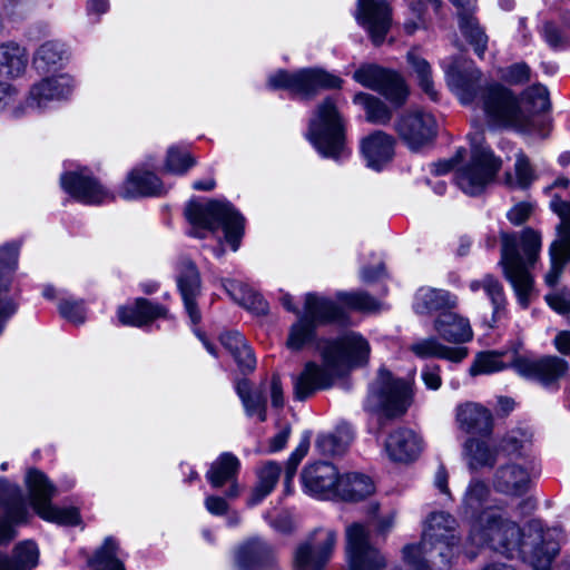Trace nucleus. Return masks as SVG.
<instances>
[{
    "label": "nucleus",
    "mask_w": 570,
    "mask_h": 570,
    "mask_svg": "<svg viewBox=\"0 0 570 570\" xmlns=\"http://www.w3.org/2000/svg\"><path fill=\"white\" fill-rule=\"evenodd\" d=\"M480 79L481 71L476 68L466 71L450 68L446 71L448 85L460 101L464 105L476 101L490 124L531 131L534 115L549 108V94L542 85L531 86L517 99L499 83L489 85L478 94Z\"/></svg>",
    "instance_id": "f257e3e1"
},
{
    "label": "nucleus",
    "mask_w": 570,
    "mask_h": 570,
    "mask_svg": "<svg viewBox=\"0 0 570 570\" xmlns=\"http://www.w3.org/2000/svg\"><path fill=\"white\" fill-rule=\"evenodd\" d=\"M531 540L533 546L529 562L534 570H549L559 553L560 532L557 529H543L540 520L528 523V533L523 534L519 525L507 519L495 508L482 510L472 521L468 541L475 547L489 546L507 557L523 553V540Z\"/></svg>",
    "instance_id": "f03ea898"
},
{
    "label": "nucleus",
    "mask_w": 570,
    "mask_h": 570,
    "mask_svg": "<svg viewBox=\"0 0 570 570\" xmlns=\"http://www.w3.org/2000/svg\"><path fill=\"white\" fill-rule=\"evenodd\" d=\"M370 352L368 342L356 332L330 341L322 351L321 365L307 362L302 372L293 376L295 400L305 401L316 391L331 387L335 380L352 367L365 364Z\"/></svg>",
    "instance_id": "7ed1b4c3"
},
{
    "label": "nucleus",
    "mask_w": 570,
    "mask_h": 570,
    "mask_svg": "<svg viewBox=\"0 0 570 570\" xmlns=\"http://www.w3.org/2000/svg\"><path fill=\"white\" fill-rule=\"evenodd\" d=\"M460 552L456 520L446 512L431 513L417 544L403 548V559L413 570H434L446 567Z\"/></svg>",
    "instance_id": "20e7f679"
},
{
    "label": "nucleus",
    "mask_w": 570,
    "mask_h": 570,
    "mask_svg": "<svg viewBox=\"0 0 570 570\" xmlns=\"http://www.w3.org/2000/svg\"><path fill=\"white\" fill-rule=\"evenodd\" d=\"M501 258L505 278L512 285L519 304L525 308L533 289V279L530 268L534 265L541 250V235L525 228L520 235L514 233L501 234Z\"/></svg>",
    "instance_id": "39448f33"
},
{
    "label": "nucleus",
    "mask_w": 570,
    "mask_h": 570,
    "mask_svg": "<svg viewBox=\"0 0 570 570\" xmlns=\"http://www.w3.org/2000/svg\"><path fill=\"white\" fill-rule=\"evenodd\" d=\"M185 213L191 225V236L203 238L206 233L223 228L225 239L232 249H238L244 232V218L230 204L217 200L206 204L190 202Z\"/></svg>",
    "instance_id": "423d86ee"
},
{
    "label": "nucleus",
    "mask_w": 570,
    "mask_h": 570,
    "mask_svg": "<svg viewBox=\"0 0 570 570\" xmlns=\"http://www.w3.org/2000/svg\"><path fill=\"white\" fill-rule=\"evenodd\" d=\"M345 125L334 100L325 98L309 119L306 138L326 158L340 159L347 154Z\"/></svg>",
    "instance_id": "0eeeda50"
},
{
    "label": "nucleus",
    "mask_w": 570,
    "mask_h": 570,
    "mask_svg": "<svg viewBox=\"0 0 570 570\" xmlns=\"http://www.w3.org/2000/svg\"><path fill=\"white\" fill-rule=\"evenodd\" d=\"M345 311L336 302L314 293L305 296L304 313L296 323L291 326L287 346L293 351L303 348L315 337L318 325L328 323H344Z\"/></svg>",
    "instance_id": "6e6552de"
},
{
    "label": "nucleus",
    "mask_w": 570,
    "mask_h": 570,
    "mask_svg": "<svg viewBox=\"0 0 570 570\" xmlns=\"http://www.w3.org/2000/svg\"><path fill=\"white\" fill-rule=\"evenodd\" d=\"M412 401V384L403 379H395L391 372L382 368L370 387L365 409L380 416L393 419L403 415Z\"/></svg>",
    "instance_id": "1a4fd4ad"
},
{
    "label": "nucleus",
    "mask_w": 570,
    "mask_h": 570,
    "mask_svg": "<svg viewBox=\"0 0 570 570\" xmlns=\"http://www.w3.org/2000/svg\"><path fill=\"white\" fill-rule=\"evenodd\" d=\"M471 160L456 171L455 180L459 188L471 196L481 194L494 178L501 167L492 151L483 146V137L479 134L471 136Z\"/></svg>",
    "instance_id": "9d476101"
},
{
    "label": "nucleus",
    "mask_w": 570,
    "mask_h": 570,
    "mask_svg": "<svg viewBox=\"0 0 570 570\" xmlns=\"http://www.w3.org/2000/svg\"><path fill=\"white\" fill-rule=\"evenodd\" d=\"M273 89H286L299 98H311L321 89L341 88L343 80L318 68H304L295 72L278 70L268 78Z\"/></svg>",
    "instance_id": "9b49d317"
},
{
    "label": "nucleus",
    "mask_w": 570,
    "mask_h": 570,
    "mask_svg": "<svg viewBox=\"0 0 570 570\" xmlns=\"http://www.w3.org/2000/svg\"><path fill=\"white\" fill-rule=\"evenodd\" d=\"M26 482L32 507L41 519L61 525H77L80 523L81 518L76 508H58L50 503L56 493V488L42 472L38 470L28 471Z\"/></svg>",
    "instance_id": "f8f14e48"
},
{
    "label": "nucleus",
    "mask_w": 570,
    "mask_h": 570,
    "mask_svg": "<svg viewBox=\"0 0 570 570\" xmlns=\"http://www.w3.org/2000/svg\"><path fill=\"white\" fill-rule=\"evenodd\" d=\"M338 533L328 527H318L311 531L295 550L296 570H324L331 561Z\"/></svg>",
    "instance_id": "ddd939ff"
},
{
    "label": "nucleus",
    "mask_w": 570,
    "mask_h": 570,
    "mask_svg": "<svg viewBox=\"0 0 570 570\" xmlns=\"http://www.w3.org/2000/svg\"><path fill=\"white\" fill-rule=\"evenodd\" d=\"M353 79L363 87L380 92L396 106L403 105L409 96L407 86L397 72L374 63L362 65L353 73Z\"/></svg>",
    "instance_id": "4468645a"
},
{
    "label": "nucleus",
    "mask_w": 570,
    "mask_h": 570,
    "mask_svg": "<svg viewBox=\"0 0 570 570\" xmlns=\"http://www.w3.org/2000/svg\"><path fill=\"white\" fill-rule=\"evenodd\" d=\"M394 129L411 150L419 151L436 137L438 121L429 111L411 109L397 118Z\"/></svg>",
    "instance_id": "2eb2a0df"
},
{
    "label": "nucleus",
    "mask_w": 570,
    "mask_h": 570,
    "mask_svg": "<svg viewBox=\"0 0 570 570\" xmlns=\"http://www.w3.org/2000/svg\"><path fill=\"white\" fill-rule=\"evenodd\" d=\"M552 210L559 215L561 223L558 227V238L550 246L551 266L546 274V283L554 286L567 263L570 262V203L554 197L550 204Z\"/></svg>",
    "instance_id": "dca6fc26"
},
{
    "label": "nucleus",
    "mask_w": 570,
    "mask_h": 570,
    "mask_svg": "<svg viewBox=\"0 0 570 570\" xmlns=\"http://www.w3.org/2000/svg\"><path fill=\"white\" fill-rule=\"evenodd\" d=\"M346 540L350 570H380L385 567V558L371 544L368 530L363 524L350 525Z\"/></svg>",
    "instance_id": "f3484780"
},
{
    "label": "nucleus",
    "mask_w": 570,
    "mask_h": 570,
    "mask_svg": "<svg viewBox=\"0 0 570 570\" xmlns=\"http://www.w3.org/2000/svg\"><path fill=\"white\" fill-rule=\"evenodd\" d=\"M45 75L40 81L33 83L29 90L26 104L28 108L42 110L51 102L69 98L75 88L73 78L68 73Z\"/></svg>",
    "instance_id": "a211bd4d"
},
{
    "label": "nucleus",
    "mask_w": 570,
    "mask_h": 570,
    "mask_svg": "<svg viewBox=\"0 0 570 570\" xmlns=\"http://www.w3.org/2000/svg\"><path fill=\"white\" fill-rule=\"evenodd\" d=\"M355 19L367 31L373 43L381 45L392 23V9L389 0H357Z\"/></svg>",
    "instance_id": "6ab92c4d"
},
{
    "label": "nucleus",
    "mask_w": 570,
    "mask_h": 570,
    "mask_svg": "<svg viewBox=\"0 0 570 570\" xmlns=\"http://www.w3.org/2000/svg\"><path fill=\"white\" fill-rule=\"evenodd\" d=\"M341 476L330 462L321 461L309 464L302 472V482L306 493L317 499L337 498Z\"/></svg>",
    "instance_id": "aec40b11"
},
{
    "label": "nucleus",
    "mask_w": 570,
    "mask_h": 570,
    "mask_svg": "<svg viewBox=\"0 0 570 570\" xmlns=\"http://www.w3.org/2000/svg\"><path fill=\"white\" fill-rule=\"evenodd\" d=\"M0 507L3 517L0 518V544L9 542L14 537L12 524L24 522L28 510L21 490L16 484L0 479Z\"/></svg>",
    "instance_id": "412c9836"
},
{
    "label": "nucleus",
    "mask_w": 570,
    "mask_h": 570,
    "mask_svg": "<svg viewBox=\"0 0 570 570\" xmlns=\"http://www.w3.org/2000/svg\"><path fill=\"white\" fill-rule=\"evenodd\" d=\"M19 244L7 243L0 246V335L6 324L17 312V303L10 295L12 275L18 267Z\"/></svg>",
    "instance_id": "4be33fe9"
},
{
    "label": "nucleus",
    "mask_w": 570,
    "mask_h": 570,
    "mask_svg": "<svg viewBox=\"0 0 570 570\" xmlns=\"http://www.w3.org/2000/svg\"><path fill=\"white\" fill-rule=\"evenodd\" d=\"M60 180L62 188L80 203L98 205L114 199L109 190L85 171L66 173Z\"/></svg>",
    "instance_id": "5701e85b"
},
{
    "label": "nucleus",
    "mask_w": 570,
    "mask_h": 570,
    "mask_svg": "<svg viewBox=\"0 0 570 570\" xmlns=\"http://www.w3.org/2000/svg\"><path fill=\"white\" fill-rule=\"evenodd\" d=\"M533 469L528 464L509 462L500 465L493 476V488L505 495H523L531 487Z\"/></svg>",
    "instance_id": "b1692460"
},
{
    "label": "nucleus",
    "mask_w": 570,
    "mask_h": 570,
    "mask_svg": "<svg viewBox=\"0 0 570 570\" xmlns=\"http://www.w3.org/2000/svg\"><path fill=\"white\" fill-rule=\"evenodd\" d=\"M513 367L518 374L548 385L568 371V362L558 356H544L538 360L518 357Z\"/></svg>",
    "instance_id": "393cba45"
},
{
    "label": "nucleus",
    "mask_w": 570,
    "mask_h": 570,
    "mask_svg": "<svg viewBox=\"0 0 570 570\" xmlns=\"http://www.w3.org/2000/svg\"><path fill=\"white\" fill-rule=\"evenodd\" d=\"M455 423L462 432L484 438L490 435L493 429L490 410L480 403L470 401L456 405Z\"/></svg>",
    "instance_id": "a878e982"
},
{
    "label": "nucleus",
    "mask_w": 570,
    "mask_h": 570,
    "mask_svg": "<svg viewBox=\"0 0 570 570\" xmlns=\"http://www.w3.org/2000/svg\"><path fill=\"white\" fill-rule=\"evenodd\" d=\"M177 284L190 322L196 325L202 320L200 312L196 305V298L200 293V276L191 261L184 258L179 262Z\"/></svg>",
    "instance_id": "bb28decb"
},
{
    "label": "nucleus",
    "mask_w": 570,
    "mask_h": 570,
    "mask_svg": "<svg viewBox=\"0 0 570 570\" xmlns=\"http://www.w3.org/2000/svg\"><path fill=\"white\" fill-rule=\"evenodd\" d=\"M239 468V460L233 453L224 452L212 463L210 469L206 473V478L215 489L229 483L225 495L228 499H235L242 491L236 481Z\"/></svg>",
    "instance_id": "cd10ccee"
},
{
    "label": "nucleus",
    "mask_w": 570,
    "mask_h": 570,
    "mask_svg": "<svg viewBox=\"0 0 570 570\" xmlns=\"http://www.w3.org/2000/svg\"><path fill=\"white\" fill-rule=\"evenodd\" d=\"M384 450L390 460L409 463L420 455L422 440L414 431L400 428L389 434Z\"/></svg>",
    "instance_id": "c85d7f7f"
},
{
    "label": "nucleus",
    "mask_w": 570,
    "mask_h": 570,
    "mask_svg": "<svg viewBox=\"0 0 570 570\" xmlns=\"http://www.w3.org/2000/svg\"><path fill=\"white\" fill-rule=\"evenodd\" d=\"M273 549L259 539L240 546L234 556V570H267L274 566Z\"/></svg>",
    "instance_id": "c756f323"
},
{
    "label": "nucleus",
    "mask_w": 570,
    "mask_h": 570,
    "mask_svg": "<svg viewBox=\"0 0 570 570\" xmlns=\"http://www.w3.org/2000/svg\"><path fill=\"white\" fill-rule=\"evenodd\" d=\"M164 193L160 179L145 167H136L130 170L120 188L124 199L159 196Z\"/></svg>",
    "instance_id": "7c9ffc66"
},
{
    "label": "nucleus",
    "mask_w": 570,
    "mask_h": 570,
    "mask_svg": "<svg viewBox=\"0 0 570 570\" xmlns=\"http://www.w3.org/2000/svg\"><path fill=\"white\" fill-rule=\"evenodd\" d=\"M394 138L381 130L374 131L361 140V153L366 165L381 170L393 157Z\"/></svg>",
    "instance_id": "2f4dec72"
},
{
    "label": "nucleus",
    "mask_w": 570,
    "mask_h": 570,
    "mask_svg": "<svg viewBox=\"0 0 570 570\" xmlns=\"http://www.w3.org/2000/svg\"><path fill=\"white\" fill-rule=\"evenodd\" d=\"M458 297L445 289L421 287L417 289L413 308L417 314L430 315L432 313H443L455 308Z\"/></svg>",
    "instance_id": "473e14b6"
},
{
    "label": "nucleus",
    "mask_w": 570,
    "mask_h": 570,
    "mask_svg": "<svg viewBox=\"0 0 570 570\" xmlns=\"http://www.w3.org/2000/svg\"><path fill=\"white\" fill-rule=\"evenodd\" d=\"M117 315L121 324L141 327L158 317H166L167 309L146 298H137L130 305L120 306Z\"/></svg>",
    "instance_id": "72a5a7b5"
},
{
    "label": "nucleus",
    "mask_w": 570,
    "mask_h": 570,
    "mask_svg": "<svg viewBox=\"0 0 570 570\" xmlns=\"http://www.w3.org/2000/svg\"><path fill=\"white\" fill-rule=\"evenodd\" d=\"M434 330L441 338L455 344L469 342L473 337L469 320L450 311L438 315Z\"/></svg>",
    "instance_id": "f704fd0d"
},
{
    "label": "nucleus",
    "mask_w": 570,
    "mask_h": 570,
    "mask_svg": "<svg viewBox=\"0 0 570 570\" xmlns=\"http://www.w3.org/2000/svg\"><path fill=\"white\" fill-rule=\"evenodd\" d=\"M67 60L66 46L58 40H48L36 50L32 65L38 73L50 75L58 72Z\"/></svg>",
    "instance_id": "c9c22d12"
},
{
    "label": "nucleus",
    "mask_w": 570,
    "mask_h": 570,
    "mask_svg": "<svg viewBox=\"0 0 570 570\" xmlns=\"http://www.w3.org/2000/svg\"><path fill=\"white\" fill-rule=\"evenodd\" d=\"M410 351L420 358L438 357L454 363L462 362L468 356L466 347L445 346L435 337L422 338L410 346Z\"/></svg>",
    "instance_id": "e433bc0d"
},
{
    "label": "nucleus",
    "mask_w": 570,
    "mask_h": 570,
    "mask_svg": "<svg viewBox=\"0 0 570 570\" xmlns=\"http://www.w3.org/2000/svg\"><path fill=\"white\" fill-rule=\"evenodd\" d=\"M497 449L485 440L470 438L463 445L464 460L473 471L492 466L497 461Z\"/></svg>",
    "instance_id": "4c0bfd02"
},
{
    "label": "nucleus",
    "mask_w": 570,
    "mask_h": 570,
    "mask_svg": "<svg viewBox=\"0 0 570 570\" xmlns=\"http://www.w3.org/2000/svg\"><path fill=\"white\" fill-rule=\"evenodd\" d=\"M375 491L371 478L361 473H346L341 476V484L337 498L344 501H360Z\"/></svg>",
    "instance_id": "58836bf2"
},
{
    "label": "nucleus",
    "mask_w": 570,
    "mask_h": 570,
    "mask_svg": "<svg viewBox=\"0 0 570 570\" xmlns=\"http://www.w3.org/2000/svg\"><path fill=\"white\" fill-rule=\"evenodd\" d=\"M28 63L24 48L14 42L0 45V75L7 77L21 76Z\"/></svg>",
    "instance_id": "ea45409f"
},
{
    "label": "nucleus",
    "mask_w": 570,
    "mask_h": 570,
    "mask_svg": "<svg viewBox=\"0 0 570 570\" xmlns=\"http://www.w3.org/2000/svg\"><path fill=\"white\" fill-rule=\"evenodd\" d=\"M223 346L233 355L242 370H254L256 358L244 336L238 332H228L220 336Z\"/></svg>",
    "instance_id": "a19ab883"
},
{
    "label": "nucleus",
    "mask_w": 570,
    "mask_h": 570,
    "mask_svg": "<svg viewBox=\"0 0 570 570\" xmlns=\"http://www.w3.org/2000/svg\"><path fill=\"white\" fill-rule=\"evenodd\" d=\"M39 550L35 542L23 541L16 546L13 560L1 557L0 570H29L38 564Z\"/></svg>",
    "instance_id": "79ce46f5"
},
{
    "label": "nucleus",
    "mask_w": 570,
    "mask_h": 570,
    "mask_svg": "<svg viewBox=\"0 0 570 570\" xmlns=\"http://www.w3.org/2000/svg\"><path fill=\"white\" fill-rule=\"evenodd\" d=\"M281 471V466L273 461L266 462L259 469L258 482L248 498V505L254 507L261 503L273 491L279 479Z\"/></svg>",
    "instance_id": "37998d69"
},
{
    "label": "nucleus",
    "mask_w": 570,
    "mask_h": 570,
    "mask_svg": "<svg viewBox=\"0 0 570 570\" xmlns=\"http://www.w3.org/2000/svg\"><path fill=\"white\" fill-rule=\"evenodd\" d=\"M222 286L239 305L257 313H265L267 311L266 303L246 285L229 278H224L222 279Z\"/></svg>",
    "instance_id": "c03bdc74"
},
{
    "label": "nucleus",
    "mask_w": 570,
    "mask_h": 570,
    "mask_svg": "<svg viewBox=\"0 0 570 570\" xmlns=\"http://www.w3.org/2000/svg\"><path fill=\"white\" fill-rule=\"evenodd\" d=\"M236 392L240 397L248 416L257 415L259 421L266 420V399L262 391H252L248 381L243 380L236 384Z\"/></svg>",
    "instance_id": "a18cd8bd"
},
{
    "label": "nucleus",
    "mask_w": 570,
    "mask_h": 570,
    "mask_svg": "<svg viewBox=\"0 0 570 570\" xmlns=\"http://www.w3.org/2000/svg\"><path fill=\"white\" fill-rule=\"evenodd\" d=\"M353 101L364 108L366 119L372 124L385 125L392 118L390 108L379 98L370 94L358 92L354 96Z\"/></svg>",
    "instance_id": "49530a36"
},
{
    "label": "nucleus",
    "mask_w": 570,
    "mask_h": 570,
    "mask_svg": "<svg viewBox=\"0 0 570 570\" xmlns=\"http://www.w3.org/2000/svg\"><path fill=\"white\" fill-rule=\"evenodd\" d=\"M483 289L493 305L494 316L499 315L505 306V296L502 284L491 275H485L482 279H475L470 283V289L478 292Z\"/></svg>",
    "instance_id": "de8ad7c7"
},
{
    "label": "nucleus",
    "mask_w": 570,
    "mask_h": 570,
    "mask_svg": "<svg viewBox=\"0 0 570 570\" xmlns=\"http://www.w3.org/2000/svg\"><path fill=\"white\" fill-rule=\"evenodd\" d=\"M460 29L465 39L473 46L475 53L483 58L488 48V36L481 29L475 18L471 16L462 17Z\"/></svg>",
    "instance_id": "09e8293b"
},
{
    "label": "nucleus",
    "mask_w": 570,
    "mask_h": 570,
    "mask_svg": "<svg viewBox=\"0 0 570 570\" xmlns=\"http://www.w3.org/2000/svg\"><path fill=\"white\" fill-rule=\"evenodd\" d=\"M407 61L417 76L420 87L432 100H438V91L431 79V67L429 62L421 58L416 51L412 50L407 53Z\"/></svg>",
    "instance_id": "8fccbe9b"
},
{
    "label": "nucleus",
    "mask_w": 570,
    "mask_h": 570,
    "mask_svg": "<svg viewBox=\"0 0 570 570\" xmlns=\"http://www.w3.org/2000/svg\"><path fill=\"white\" fill-rule=\"evenodd\" d=\"M336 297L344 306L361 312L372 313L382 307L380 301L364 292H340Z\"/></svg>",
    "instance_id": "3c124183"
},
{
    "label": "nucleus",
    "mask_w": 570,
    "mask_h": 570,
    "mask_svg": "<svg viewBox=\"0 0 570 570\" xmlns=\"http://www.w3.org/2000/svg\"><path fill=\"white\" fill-rule=\"evenodd\" d=\"M18 89L8 82L0 81V112H8L11 117L19 118L27 111V104L18 100Z\"/></svg>",
    "instance_id": "603ef678"
},
{
    "label": "nucleus",
    "mask_w": 570,
    "mask_h": 570,
    "mask_svg": "<svg viewBox=\"0 0 570 570\" xmlns=\"http://www.w3.org/2000/svg\"><path fill=\"white\" fill-rule=\"evenodd\" d=\"M351 438L344 432L320 434L316 439V448L324 455H338L345 452Z\"/></svg>",
    "instance_id": "864d4df0"
},
{
    "label": "nucleus",
    "mask_w": 570,
    "mask_h": 570,
    "mask_svg": "<svg viewBox=\"0 0 570 570\" xmlns=\"http://www.w3.org/2000/svg\"><path fill=\"white\" fill-rule=\"evenodd\" d=\"M489 495L490 490L484 482L480 480L472 481L463 499L464 513L468 515L478 512L482 509Z\"/></svg>",
    "instance_id": "5fc2aeb1"
},
{
    "label": "nucleus",
    "mask_w": 570,
    "mask_h": 570,
    "mask_svg": "<svg viewBox=\"0 0 570 570\" xmlns=\"http://www.w3.org/2000/svg\"><path fill=\"white\" fill-rule=\"evenodd\" d=\"M504 367V363L501 361L499 354L493 352H483L475 356L469 368V373L472 376L492 374L502 371Z\"/></svg>",
    "instance_id": "6e6d98bb"
},
{
    "label": "nucleus",
    "mask_w": 570,
    "mask_h": 570,
    "mask_svg": "<svg viewBox=\"0 0 570 570\" xmlns=\"http://www.w3.org/2000/svg\"><path fill=\"white\" fill-rule=\"evenodd\" d=\"M195 164L194 159L186 150H181L177 147H171L168 149L167 159H166V170L173 174L183 175L185 174L193 165Z\"/></svg>",
    "instance_id": "4d7b16f0"
},
{
    "label": "nucleus",
    "mask_w": 570,
    "mask_h": 570,
    "mask_svg": "<svg viewBox=\"0 0 570 570\" xmlns=\"http://www.w3.org/2000/svg\"><path fill=\"white\" fill-rule=\"evenodd\" d=\"M514 169L515 177L512 178L508 175V184L513 187L527 188L533 180V170L528 158L522 153L517 155Z\"/></svg>",
    "instance_id": "13d9d810"
},
{
    "label": "nucleus",
    "mask_w": 570,
    "mask_h": 570,
    "mask_svg": "<svg viewBox=\"0 0 570 570\" xmlns=\"http://www.w3.org/2000/svg\"><path fill=\"white\" fill-rule=\"evenodd\" d=\"M58 308L61 316L73 324H82L86 320V309L82 301L65 298L60 301Z\"/></svg>",
    "instance_id": "bf43d9fd"
},
{
    "label": "nucleus",
    "mask_w": 570,
    "mask_h": 570,
    "mask_svg": "<svg viewBox=\"0 0 570 570\" xmlns=\"http://www.w3.org/2000/svg\"><path fill=\"white\" fill-rule=\"evenodd\" d=\"M309 449V436L306 435L302 439L297 448L293 451L289 459L287 460L285 468V487L289 488V483L296 474L297 468L303 460V458L307 454Z\"/></svg>",
    "instance_id": "052dcab7"
},
{
    "label": "nucleus",
    "mask_w": 570,
    "mask_h": 570,
    "mask_svg": "<svg viewBox=\"0 0 570 570\" xmlns=\"http://www.w3.org/2000/svg\"><path fill=\"white\" fill-rule=\"evenodd\" d=\"M530 67L527 63L517 62L502 69L500 77L510 85H520L530 79Z\"/></svg>",
    "instance_id": "680f3d73"
},
{
    "label": "nucleus",
    "mask_w": 570,
    "mask_h": 570,
    "mask_svg": "<svg viewBox=\"0 0 570 570\" xmlns=\"http://www.w3.org/2000/svg\"><path fill=\"white\" fill-rule=\"evenodd\" d=\"M421 379L429 390L438 391L442 386L441 368L439 365H425L422 368Z\"/></svg>",
    "instance_id": "e2e57ef3"
},
{
    "label": "nucleus",
    "mask_w": 570,
    "mask_h": 570,
    "mask_svg": "<svg viewBox=\"0 0 570 570\" xmlns=\"http://www.w3.org/2000/svg\"><path fill=\"white\" fill-rule=\"evenodd\" d=\"M532 206L528 203H519L508 212V219L514 225H521L531 215Z\"/></svg>",
    "instance_id": "0e129e2a"
},
{
    "label": "nucleus",
    "mask_w": 570,
    "mask_h": 570,
    "mask_svg": "<svg viewBox=\"0 0 570 570\" xmlns=\"http://www.w3.org/2000/svg\"><path fill=\"white\" fill-rule=\"evenodd\" d=\"M269 394L272 400V405L274 407H283L284 405V394L283 386L281 383V379L277 375H273L269 382Z\"/></svg>",
    "instance_id": "69168bd1"
},
{
    "label": "nucleus",
    "mask_w": 570,
    "mask_h": 570,
    "mask_svg": "<svg viewBox=\"0 0 570 570\" xmlns=\"http://www.w3.org/2000/svg\"><path fill=\"white\" fill-rule=\"evenodd\" d=\"M541 33L546 42L552 48L559 47L562 42L560 30L552 23H544Z\"/></svg>",
    "instance_id": "338daca9"
},
{
    "label": "nucleus",
    "mask_w": 570,
    "mask_h": 570,
    "mask_svg": "<svg viewBox=\"0 0 570 570\" xmlns=\"http://www.w3.org/2000/svg\"><path fill=\"white\" fill-rule=\"evenodd\" d=\"M205 507L207 511L214 515H222L228 509L226 500L217 495H208L205 499Z\"/></svg>",
    "instance_id": "774afa93"
}]
</instances>
